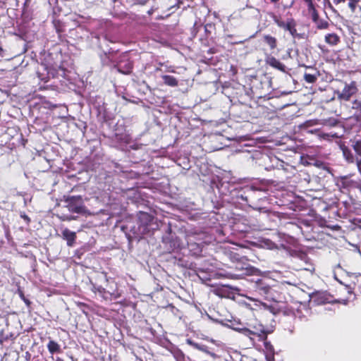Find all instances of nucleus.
<instances>
[{"mask_svg": "<svg viewBox=\"0 0 361 361\" xmlns=\"http://www.w3.org/2000/svg\"><path fill=\"white\" fill-rule=\"evenodd\" d=\"M274 308L272 307H266L264 310L258 312L259 327L255 326V331L250 330L247 328H239L235 326L233 324L231 325L233 329L243 333L245 336L250 337L252 335H255L259 338V341L264 342V345L266 353L274 352V348L270 341H267V335L271 334L274 330L275 323L274 315Z\"/></svg>", "mask_w": 361, "mask_h": 361, "instance_id": "obj_1", "label": "nucleus"}, {"mask_svg": "<svg viewBox=\"0 0 361 361\" xmlns=\"http://www.w3.org/2000/svg\"><path fill=\"white\" fill-rule=\"evenodd\" d=\"M92 291L98 294L104 300H117L121 296V293L118 288V285L113 279H108L105 277V286L92 283Z\"/></svg>", "mask_w": 361, "mask_h": 361, "instance_id": "obj_2", "label": "nucleus"}, {"mask_svg": "<svg viewBox=\"0 0 361 361\" xmlns=\"http://www.w3.org/2000/svg\"><path fill=\"white\" fill-rule=\"evenodd\" d=\"M268 279L258 278L252 281L249 289L255 296L262 297L265 299H273L272 287L268 283Z\"/></svg>", "mask_w": 361, "mask_h": 361, "instance_id": "obj_3", "label": "nucleus"}, {"mask_svg": "<svg viewBox=\"0 0 361 361\" xmlns=\"http://www.w3.org/2000/svg\"><path fill=\"white\" fill-rule=\"evenodd\" d=\"M268 15L272 18L274 22L279 27L283 29L285 31L289 32L290 35L293 37H295L298 35L296 29L297 23L294 18H289L286 20V21H284L282 20L281 16L276 15L273 12H269Z\"/></svg>", "mask_w": 361, "mask_h": 361, "instance_id": "obj_4", "label": "nucleus"}, {"mask_svg": "<svg viewBox=\"0 0 361 361\" xmlns=\"http://www.w3.org/2000/svg\"><path fill=\"white\" fill-rule=\"evenodd\" d=\"M66 207L72 213L85 214L87 212L84 201L80 195L69 196L65 200Z\"/></svg>", "mask_w": 361, "mask_h": 361, "instance_id": "obj_5", "label": "nucleus"}, {"mask_svg": "<svg viewBox=\"0 0 361 361\" xmlns=\"http://www.w3.org/2000/svg\"><path fill=\"white\" fill-rule=\"evenodd\" d=\"M358 91L357 83L352 81L350 83H345L343 90L338 94V99L344 101H349L352 96L355 94Z\"/></svg>", "mask_w": 361, "mask_h": 361, "instance_id": "obj_6", "label": "nucleus"}, {"mask_svg": "<svg viewBox=\"0 0 361 361\" xmlns=\"http://www.w3.org/2000/svg\"><path fill=\"white\" fill-rule=\"evenodd\" d=\"M234 269L240 273L234 274L236 276H242L243 275H250L252 273L253 268L248 264L237 262L234 265Z\"/></svg>", "mask_w": 361, "mask_h": 361, "instance_id": "obj_7", "label": "nucleus"}, {"mask_svg": "<svg viewBox=\"0 0 361 361\" xmlns=\"http://www.w3.org/2000/svg\"><path fill=\"white\" fill-rule=\"evenodd\" d=\"M266 63L271 67L276 68L283 73H286V66L279 59L273 56H269L266 58Z\"/></svg>", "mask_w": 361, "mask_h": 361, "instance_id": "obj_8", "label": "nucleus"}, {"mask_svg": "<svg viewBox=\"0 0 361 361\" xmlns=\"http://www.w3.org/2000/svg\"><path fill=\"white\" fill-rule=\"evenodd\" d=\"M61 233L63 238L66 240L67 245L68 247H73L77 238L76 233L71 231L68 228H65Z\"/></svg>", "mask_w": 361, "mask_h": 361, "instance_id": "obj_9", "label": "nucleus"}, {"mask_svg": "<svg viewBox=\"0 0 361 361\" xmlns=\"http://www.w3.org/2000/svg\"><path fill=\"white\" fill-rule=\"evenodd\" d=\"M312 299L318 305L329 303L330 295L325 292H317L313 294Z\"/></svg>", "mask_w": 361, "mask_h": 361, "instance_id": "obj_10", "label": "nucleus"}, {"mask_svg": "<svg viewBox=\"0 0 361 361\" xmlns=\"http://www.w3.org/2000/svg\"><path fill=\"white\" fill-rule=\"evenodd\" d=\"M116 68L118 72L123 74H130L133 68V63L129 61H120L117 65Z\"/></svg>", "mask_w": 361, "mask_h": 361, "instance_id": "obj_11", "label": "nucleus"}, {"mask_svg": "<svg viewBox=\"0 0 361 361\" xmlns=\"http://www.w3.org/2000/svg\"><path fill=\"white\" fill-rule=\"evenodd\" d=\"M324 41L331 46H336L340 43L341 38L336 33H328L324 37Z\"/></svg>", "mask_w": 361, "mask_h": 361, "instance_id": "obj_12", "label": "nucleus"}, {"mask_svg": "<svg viewBox=\"0 0 361 361\" xmlns=\"http://www.w3.org/2000/svg\"><path fill=\"white\" fill-rule=\"evenodd\" d=\"M263 42L267 44L271 50L277 48V39L270 35H264L262 37Z\"/></svg>", "mask_w": 361, "mask_h": 361, "instance_id": "obj_13", "label": "nucleus"}, {"mask_svg": "<svg viewBox=\"0 0 361 361\" xmlns=\"http://www.w3.org/2000/svg\"><path fill=\"white\" fill-rule=\"evenodd\" d=\"M307 6L308 13L310 15L312 22L315 23L319 19V15L316 8V5L313 2Z\"/></svg>", "mask_w": 361, "mask_h": 361, "instance_id": "obj_14", "label": "nucleus"}, {"mask_svg": "<svg viewBox=\"0 0 361 361\" xmlns=\"http://www.w3.org/2000/svg\"><path fill=\"white\" fill-rule=\"evenodd\" d=\"M47 349L50 354L54 355V353H61V348L60 345L54 340H50L47 343Z\"/></svg>", "mask_w": 361, "mask_h": 361, "instance_id": "obj_15", "label": "nucleus"}, {"mask_svg": "<svg viewBox=\"0 0 361 361\" xmlns=\"http://www.w3.org/2000/svg\"><path fill=\"white\" fill-rule=\"evenodd\" d=\"M161 78L164 83L169 87H177L178 85V80L174 76L169 75H163Z\"/></svg>", "mask_w": 361, "mask_h": 361, "instance_id": "obj_16", "label": "nucleus"}, {"mask_svg": "<svg viewBox=\"0 0 361 361\" xmlns=\"http://www.w3.org/2000/svg\"><path fill=\"white\" fill-rule=\"evenodd\" d=\"M314 24L318 30H326L329 27V22L321 18H319Z\"/></svg>", "mask_w": 361, "mask_h": 361, "instance_id": "obj_17", "label": "nucleus"}, {"mask_svg": "<svg viewBox=\"0 0 361 361\" xmlns=\"http://www.w3.org/2000/svg\"><path fill=\"white\" fill-rule=\"evenodd\" d=\"M164 243L166 244H169V250H173L175 248L179 246V242L177 240H170L169 238H166L164 240Z\"/></svg>", "mask_w": 361, "mask_h": 361, "instance_id": "obj_18", "label": "nucleus"}, {"mask_svg": "<svg viewBox=\"0 0 361 361\" xmlns=\"http://www.w3.org/2000/svg\"><path fill=\"white\" fill-rule=\"evenodd\" d=\"M343 154L348 162H353L354 157L349 149L345 147L343 148Z\"/></svg>", "mask_w": 361, "mask_h": 361, "instance_id": "obj_19", "label": "nucleus"}, {"mask_svg": "<svg viewBox=\"0 0 361 361\" xmlns=\"http://www.w3.org/2000/svg\"><path fill=\"white\" fill-rule=\"evenodd\" d=\"M352 109L355 111V114L361 116V101L355 99L352 103Z\"/></svg>", "mask_w": 361, "mask_h": 361, "instance_id": "obj_20", "label": "nucleus"}, {"mask_svg": "<svg viewBox=\"0 0 361 361\" xmlns=\"http://www.w3.org/2000/svg\"><path fill=\"white\" fill-rule=\"evenodd\" d=\"M359 2L360 0H348V6L353 13H355Z\"/></svg>", "mask_w": 361, "mask_h": 361, "instance_id": "obj_21", "label": "nucleus"}, {"mask_svg": "<svg viewBox=\"0 0 361 361\" xmlns=\"http://www.w3.org/2000/svg\"><path fill=\"white\" fill-rule=\"evenodd\" d=\"M341 124V122L336 118H329L324 121V125L329 127H335Z\"/></svg>", "mask_w": 361, "mask_h": 361, "instance_id": "obj_22", "label": "nucleus"}, {"mask_svg": "<svg viewBox=\"0 0 361 361\" xmlns=\"http://www.w3.org/2000/svg\"><path fill=\"white\" fill-rule=\"evenodd\" d=\"M305 81L308 83H314L317 80V76L310 73H305L304 75Z\"/></svg>", "mask_w": 361, "mask_h": 361, "instance_id": "obj_23", "label": "nucleus"}, {"mask_svg": "<svg viewBox=\"0 0 361 361\" xmlns=\"http://www.w3.org/2000/svg\"><path fill=\"white\" fill-rule=\"evenodd\" d=\"M76 305L82 310V312L85 314L86 315H87L88 312H87V310H89V306L84 303V302H76Z\"/></svg>", "mask_w": 361, "mask_h": 361, "instance_id": "obj_24", "label": "nucleus"}, {"mask_svg": "<svg viewBox=\"0 0 361 361\" xmlns=\"http://www.w3.org/2000/svg\"><path fill=\"white\" fill-rule=\"evenodd\" d=\"M343 184L344 186L355 188L357 187V183L353 180H349L348 178H343Z\"/></svg>", "mask_w": 361, "mask_h": 361, "instance_id": "obj_25", "label": "nucleus"}, {"mask_svg": "<svg viewBox=\"0 0 361 361\" xmlns=\"http://www.w3.org/2000/svg\"><path fill=\"white\" fill-rule=\"evenodd\" d=\"M18 295L20 299L23 300V302L26 304V305L27 307H30V305H31V302L25 296L23 291L19 289Z\"/></svg>", "mask_w": 361, "mask_h": 361, "instance_id": "obj_26", "label": "nucleus"}, {"mask_svg": "<svg viewBox=\"0 0 361 361\" xmlns=\"http://www.w3.org/2000/svg\"><path fill=\"white\" fill-rule=\"evenodd\" d=\"M20 216L25 221L27 225L30 224L31 219L25 212H20Z\"/></svg>", "mask_w": 361, "mask_h": 361, "instance_id": "obj_27", "label": "nucleus"}, {"mask_svg": "<svg viewBox=\"0 0 361 361\" xmlns=\"http://www.w3.org/2000/svg\"><path fill=\"white\" fill-rule=\"evenodd\" d=\"M274 352L273 353H265V358L267 361H275L274 357Z\"/></svg>", "mask_w": 361, "mask_h": 361, "instance_id": "obj_28", "label": "nucleus"}, {"mask_svg": "<svg viewBox=\"0 0 361 361\" xmlns=\"http://www.w3.org/2000/svg\"><path fill=\"white\" fill-rule=\"evenodd\" d=\"M38 77H39V78L41 80H42V81H44L45 82H47L49 80V77L48 75L46 76V77H42V75L40 73H38Z\"/></svg>", "mask_w": 361, "mask_h": 361, "instance_id": "obj_29", "label": "nucleus"}, {"mask_svg": "<svg viewBox=\"0 0 361 361\" xmlns=\"http://www.w3.org/2000/svg\"><path fill=\"white\" fill-rule=\"evenodd\" d=\"M303 269H304L305 270H307V271H311V270H314V266H313V264H307V266H306V267H303Z\"/></svg>", "mask_w": 361, "mask_h": 361, "instance_id": "obj_30", "label": "nucleus"}, {"mask_svg": "<svg viewBox=\"0 0 361 361\" xmlns=\"http://www.w3.org/2000/svg\"><path fill=\"white\" fill-rule=\"evenodd\" d=\"M346 0H333V2L335 5H338L340 4L345 2Z\"/></svg>", "mask_w": 361, "mask_h": 361, "instance_id": "obj_31", "label": "nucleus"}, {"mask_svg": "<svg viewBox=\"0 0 361 361\" xmlns=\"http://www.w3.org/2000/svg\"><path fill=\"white\" fill-rule=\"evenodd\" d=\"M74 219H75V218L73 216H67L63 219V220H66V221H71V220H74Z\"/></svg>", "mask_w": 361, "mask_h": 361, "instance_id": "obj_32", "label": "nucleus"}, {"mask_svg": "<svg viewBox=\"0 0 361 361\" xmlns=\"http://www.w3.org/2000/svg\"><path fill=\"white\" fill-rule=\"evenodd\" d=\"M302 1L307 4V6L313 3V0H302Z\"/></svg>", "mask_w": 361, "mask_h": 361, "instance_id": "obj_33", "label": "nucleus"}, {"mask_svg": "<svg viewBox=\"0 0 361 361\" xmlns=\"http://www.w3.org/2000/svg\"><path fill=\"white\" fill-rule=\"evenodd\" d=\"M271 3L274 4H276L277 3L279 2L280 0H269Z\"/></svg>", "mask_w": 361, "mask_h": 361, "instance_id": "obj_34", "label": "nucleus"}, {"mask_svg": "<svg viewBox=\"0 0 361 361\" xmlns=\"http://www.w3.org/2000/svg\"><path fill=\"white\" fill-rule=\"evenodd\" d=\"M55 361H64L61 357H57Z\"/></svg>", "mask_w": 361, "mask_h": 361, "instance_id": "obj_35", "label": "nucleus"}, {"mask_svg": "<svg viewBox=\"0 0 361 361\" xmlns=\"http://www.w3.org/2000/svg\"><path fill=\"white\" fill-rule=\"evenodd\" d=\"M332 137H338L339 136L336 134H334V135H332Z\"/></svg>", "mask_w": 361, "mask_h": 361, "instance_id": "obj_36", "label": "nucleus"}, {"mask_svg": "<svg viewBox=\"0 0 361 361\" xmlns=\"http://www.w3.org/2000/svg\"><path fill=\"white\" fill-rule=\"evenodd\" d=\"M71 361H75V358L73 356H71Z\"/></svg>", "mask_w": 361, "mask_h": 361, "instance_id": "obj_37", "label": "nucleus"}, {"mask_svg": "<svg viewBox=\"0 0 361 361\" xmlns=\"http://www.w3.org/2000/svg\"><path fill=\"white\" fill-rule=\"evenodd\" d=\"M287 283L292 285V283H290V282H287ZM293 285H295V283H293Z\"/></svg>", "mask_w": 361, "mask_h": 361, "instance_id": "obj_38", "label": "nucleus"}, {"mask_svg": "<svg viewBox=\"0 0 361 361\" xmlns=\"http://www.w3.org/2000/svg\"><path fill=\"white\" fill-rule=\"evenodd\" d=\"M140 361H143L142 360H140Z\"/></svg>", "mask_w": 361, "mask_h": 361, "instance_id": "obj_39", "label": "nucleus"}]
</instances>
